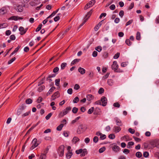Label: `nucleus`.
<instances>
[{
	"label": "nucleus",
	"mask_w": 159,
	"mask_h": 159,
	"mask_svg": "<svg viewBox=\"0 0 159 159\" xmlns=\"http://www.w3.org/2000/svg\"><path fill=\"white\" fill-rule=\"evenodd\" d=\"M121 128L119 126H115L113 127V130L116 133L119 132L121 130Z\"/></svg>",
	"instance_id": "ddd939ff"
},
{
	"label": "nucleus",
	"mask_w": 159,
	"mask_h": 159,
	"mask_svg": "<svg viewBox=\"0 0 159 159\" xmlns=\"http://www.w3.org/2000/svg\"><path fill=\"white\" fill-rule=\"evenodd\" d=\"M7 25L5 23L0 24V29L6 27Z\"/></svg>",
	"instance_id": "052dcab7"
},
{
	"label": "nucleus",
	"mask_w": 159,
	"mask_h": 159,
	"mask_svg": "<svg viewBox=\"0 0 159 159\" xmlns=\"http://www.w3.org/2000/svg\"><path fill=\"white\" fill-rule=\"evenodd\" d=\"M30 113V111H29L24 113L22 114L21 115L22 117H24L25 116H28Z\"/></svg>",
	"instance_id": "393cba45"
},
{
	"label": "nucleus",
	"mask_w": 159,
	"mask_h": 159,
	"mask_svg": "<svg viewBox=\"0 0 159 159\" xmlns=\"http://www.w3.org/2000/svg\"><path fill=\"white\" fill-rule=\"evenodd\" d=\"M107 83L109 86H111L113 84V81L111 79H109L107 80Z\"/></svg>",
	"instance_id": "a878e982"
},
{
	"label": "nucleus",
	"mask_w": 159,
	"mask_h": 159,
	"mask_svg": "<svg viewBox=\"0 0 159 159\" xmlns=\"http://www.w3.org/2000/svg\"><path fill=\"white\" fill-rule=\"evenodd\" d=\"M141 36L140 32H138L137 33L136 35V39L137 40H139L140 39Z\"/></svg>",
	"instance_id": "cd10ccee"
},
{
	"label": "nucleus",
	"mask_w": 159,
	"mask_h": 159,
	"mask_svg": "<svg viewBox=\"0 0 159 159\" xmlns=\"http://www.w3.org/2000/svg\"><path fill=\"white\" fill-rule=\"evenodd\" d=\"M36 126L33 125L28 131L27 132V134H28Z\"/></svg>",
	"instance_id": "680f3d73"
},
{
	"label": "nucleus",
	"mask_w": 159,
	"mask_h": 159,
	"mask_svg": "<svg viewBox=\"0 0 159 159\" xmlns=\"http://www.w3.org/2000/svg\"><path fill=\"white\" fill-rule=\"evenodd\" d=\"M104 92V89L102 88H100L98 90V93L101 94L103 93Z\"/></svg>",
	"instance_id": "338daca9"
},
{
	"label": "nucleus",
	"mask_w": 159,
	"mask_h": 159,
	"mask_svg": "<svg viewBox=\"0 0 159 159\" xmlns=\"http://www.w3.org/2000/svg\"><path fill=\"white\" fill-rule=\"evenodd\" d=\"M71 109V107H67L66 108L64 109L63 111L61 112L59 114V116L60 117H63L64 115H66L69 111H70Z\"/></svg>",
	"instance_id": "f03ea898"
},
{
	"label": "nucleus",
	"mask_w": 159,
	"mask_h": 159,
	"mask_svg": "<svg viewBox=\"0 0 159 159\" xmlns=\"http://www.w3.org/2000/svg\"><path fill=\"white\" fill-rule=\"evenodd\" d=\"M32 102V100L30 98H28L25 101V102L27 104H30Z\"/></svg>",
	"instance_id": "c756f323"
},
{
	"label": "nucleus",
	"mask_w": 159,
	"mask_h": 159,
	"mask_svg": "<svg viewBox=\"0 0 159 159\" xmlns=\"http://www.w3.org/2000/svg\"><path fill=\"white\" fill-rule=\"evenodd\" d=\"M92 12V10H91L89 12H88L85 16L84 18V20L83 23L81 24L80 25V27L87 21L88 19L91 16Z\"/></svg>",
	"instance_id": "39448f33"
},
{
	"label": "nucleus",
	"mask_w": 159,
	"mask_h": 159,
	"mask_svg": "<svg viewBox=\"0 0 159 159\" xmlns=\"http://www.w3.org/2000/svg\"><path fill=\"white\" fill-rule=\"evenodd\" d=\"M60 96V94L58 92L55 93L53 95H52L51 98V100H54L56 98H58Z\"/></svg>",
	"instance_id": "6e6552de"
},
{
	"label": "nucleus",
	"mask_w": 159,
	"mask_h": 159,
	"mask_svg": "<svg viewBox=\"0 0 159 159\" xmlns=\"http://www.w3.org/2000/svg\"><path fill=\"white\" fill-rule=\"evenodd\" d=\"M98 137L97 136H95L93 138V141L95 143H97L98 142Z\"/></svg>",
	"instance_id": "864d4df0"
},
{
	"label": "nucleus",
	"mask_w": 159,
	"mask_h": 159,
	"mask_svg": "<svg viewBox=\"0 0 159 159\" xmlns=\"http://www.w3.org/2000/svg\"><path fill=\"white\" fill-rule=\"evenodd\" d=\"M115 121L116 122V124L118 126H121V121L118 119V118L116 117L114 118Z\"/></svg>",
	"instance_id": "4468645a"
},
{
	"label": "nucleus",
	"mask_w": 159,
	"mask_h": 159,
	"mask_svg": "<svg viewBox=\"0 0 159 159\" xmlns=\"http://www.w3.org/2000/svg\"><path fill=\"white\" fill-rule=\"evenodd\" d=\"M143 156L145 157H148L149 156V153L147 152H143Z\"/></svg>",
	"instance_id": "5fc2aeb1"
},
{
	"label": "nucleus",
	"mask_w": 159,
	"mask_h": 159,
	"mask_svg": "<svg viewBox=\"0 0 159 159\" xmlns=\"http://www.w3.org/2000/svg\"><path fill=\"white\" fill-rule=\"evenodd\" d=\"M120 53L119 52H117L115 55L114 56L113 58L114 59H116L118 58L120 56Z\"/></svg>",
	"instance_id": "3c124183"
},
{
	"label": "nucleus",
	"mask_w": 159,
	"mask_h": 159,
	"mask_svg": "<svg viewBox=\"0 0 159 159\" xmlns=\"http://www.w3.org/2000/svg\"><path fill=\"white\" fill-rule=\"evenodd\" d=\"M20 48V46H18V47L16 48L14 51L10 55V56H11L13 55L15 53L17 52L18 50Z\"/></svg>",
	"instance_id": "5701e85b"
},
{
	"label": "nucleus",
	"mask_w": 159,
	"mask_h": 159,
	"mask_svg": "<svg viewBox=\"0 0 159 159\" xmlns=\"http://www.w3.org/2000/svg\"><path fill=\"white\" fill-rule=\"evenodd\" d=\"M72 89L71 88H70L68 89L67 91V93L70 94H72Z\"/></svg>",
	"instance_id": "0e129e2a"
},
{
	"label": "nucleus",
	"mask_w": 159,
	"mask_h": 159,
	"mask_svg": "<svg viewBox=\"0 0 159 159\" xmlns=\"http://www.w3.org/2000/svg\"><path fill=\"white\" fill-rule=\"evenodd\" d=\"M83 151V149H80L79 150H77L76 151V153L77 154H79L80 153H82V151Z\"/></svg>",
	"instance_id": "e2e57ef3"
},
{
	"label": "nucleus",
	"mask_w": 159,
	"mask_h": 159,
	"mask_svg": "<svg viewBox=\"0 0 159 159\" xmlns=\"http://www.w3.org/2000/svg\"><path fill=\"white\" fill-rule=\"evenodd\" d=\"M134 145V143L133 142H129L128 143V145L127 146V148H130L131 147H130V146H132Z\"/></svg>",
	"instance_id": "c03bdc74"
},
{
	"label": "nucleus",
	"mask_w": 159,
	"mask_h": 159,
	"mask_svg": "<svg viewBox=\"0 0 159 159\" xmlns=\"http://www.w3.org/2000/svg\"><path fill=\"white\" fill-rule=\"evenodd\" d=\"M52 115V113H49L45 117V118L47 120H48L51 116Z\"/></svg>",
	"instance_id": "09e8293b"
},
{
	"label": "nucleus",
	"mask_w": 159,
	"mask_h": 159,
	"mask_svg": "<svg viewBox=\"0 0 159 159\" xmlns=\"http://www.w3.org/2000/svg\"><path fill=\"white\" fill-rule=\"evenodd\" d=\"M95 49L98 52H100L102 50V48L101 46H98L96 47Z\"/></svg>",
	"instance_id": "f704fd0d"
},
{
	"label": "nucleus",
	"mask_w": 159,
	"mask_h": 159,
	"mask_svg": "<svg viewBox=\"0 0 159 159\" xmlns=\"http://www.w3.org/2000/svg\"><path fill=\"white\" fill-rule=\"evenodd\" d=\"M101 101L102 103V106H105L107 105V99L104 96L102 97L101 98Z\"/></svg>",
	"instance_id": "1a4fd4ad"
},
{
	"label": "nucleus",
	"mask_w": 159,
	"mask_h": 159,
	"mask_svg": "<svg viewBox=\"0 0 159 159\" xmlns=\"http://www.w3.org/2000/svg\"><path fill=\"white\" fill-rule=\"evenodd\" d=\"M113 150L116 152H118L120 149V147L117 146H115L112 148Z\"/></svg>",
	"instance_id": "4be33fe9"
},
{
	"label": "nucleus",
	"mask_w": 159,
	"mask_h": 159,
	"mask_svg": "<svg viewBox=\"0 0 159 159\" xmlns=\"http://www.w3.org/2000/svg\"><path fill=\"white\" fill-rule=\"evenodd\" d=\"M94 110V107H92L90 109H89L88 111V113L89 114H92Z\"/></svg>",
	"instance_id": "2f4dec72"
},
{
	"label": "nucleus",
	"mask_w": 159,
	"mask_h": 159,
	"mask_svg": "<svg viewBox=\"0 0 159 159\" xmlns=\"http://www.w3.org/2000/svg\"><path fill=\"white\" fill-rule=\"evenodd\" d=\"M19 30L21 32V35H23L25 34L27 31L26 30H25L24 28L21 26L19 28Z\"/></svg>",
	"instance_id": "9b49d317"
},
{
	"label": "nucleus",
	"mask_w": 159,
	"mask_h": 159,
	"mask_svg": "<svg viewBox=\"0 0 159 159\" xmlns=\"http://www.w3.org/2000/svg\"><path fill=\"white\" fill-rule=\"evenodd\" d=\"M142 153L140 152H137L136 153V156L138 158H140L142 156Z\"/></svg>",
	"instance_id": "c9c22d12"
},
{
	"label": "nucleus",
	"mask_w": 159,
	"mask_h": 159,
	"mask_svg": "<svg viewBox=\"0 0 159 159\" xmlns=\"http://www.w3.org/2000/svg\"><path fill=\"white\" fill-rule=\"evenodd\" d=\"M7 12V9L6 7H3L0 9V15H3Z\"/></svg>",
	"instance_id": "9d476101"
},
{
	"label": "nucleus",
	"mask_w": 159,
	"mask_h": 159,
	"mask_svg": "<svg viewBox=\"0 0 159 159\" xmlns=\"http://www.w3.org/2000/svg\"><path fill=\"white\" fill-rule=\"evenodd\" d=\"M80 88V86L79 85L77 84H76L75 85L74 89L75 90H77Z\"/></svg>",
	"instance_id": "bf43d9fd"
},
{
	"label": "nucleus",
	"mask_w": 159,
	"mask_h": 159,
	"mask_svg": "<svg viewBox=\"0 0 159 159\" xmlns=\"http://www.w3.org/2000/svg\"><path fill=\"white\" fill-rule=\"evenodd\" d=\"M115 136L114 134H111L109 135L108 137L111 139H113L115 138Z\"/></svg>",
	"instance_id": "49530a36"
},
{
	"label": "nucleus",
	"mask_w": 159,
	"mask_h": 159,
	"mask_svg": "<svg viewBox=\"0 0 159 159\" xmlns=\"http://www.w3.org/2000/svg\"><path fill=\"white\" fill-rule=\"evenodd\" d=\"M78 110V109L77 108L74 107L72 109V112L73 113L75 114L77 112Z\"/></svg>",
	"instance_id": "72a5a7b5"
},
{
	"label": "nucleus",
	"mask_w": 159,
	"mask_h": 159,
	"mask_svg": "<svg viewBox=\"0 0 159 159\" xmlns=\"http://www.w3.org/2000/svg\"><path fill=\"white\" fill-rule=\"evenodd\" d=\"M10 19L13 20H17L18 19H22L23 18L22 17H18L17 16H13L10 18Z\"/></svg>",
	"instance_id": "412c9836"
},
{
	"label": "nucleus",
	"mask_w": 159,
	"mask_h": 159,
	"mask_svg": "<svg viewBox=\"0 0 159 159\" xmlns=\"http://www.w3.org/2000/svg\"><path fill=\"white\" fill-rule=\"evenodd\" d=\"M106 148L105 147H102L99 150V152L100 153L103 152L105 150Z\"/></svg>",
	"instance_id": "de8ad7c7"
},
{
	"label": "nucleus",
	"mask_w": 159,
	"mask_h": 159,
	"mask_svg": "<svg viewBox=\"0 0 159 159\" xmlns=\"http://www.w3.org/2000/svg\"><path fill=\"white\" fill-rule=\"evenodd\" d=\"M25 108V106L23 104L21 106H20L19 108L17 109L16 112V115L17 116H19L22 112L23 111Z\"/></svg>",
	"instance_id": "0eeeda50"
},
{
	"label": "nucleus",
	"mask_w": 159,
	"mask_h": 159,
	"mask_svg": "<svg viewBox=\"0 0 159 159\" xmlns=\"http://www.w3.org/2000/svg\"><path fill=\"white\" fill-rule=\"evenodd\" d=\"M55 89V88L54 87H52L48 92L47 93V96L50 94Z\"/></svg>",
	"instance_id": "2eb2a0df"
},
{
	"label": "nucleus",
	"mask_w": 159,
	"mask_h": 159,
	"mask_svg": "<svg viewBox=\"0 0 159 159\" xmlns=\"http://www.w3.org/2000/svg\"><path fill=\"white\" fill-rule=\"evenodd\" d=\"M56 14V12L55 11H53L51 15H50L49 16L47 17V19H48V18H50L52 17L53 16H55V14Z\"/></svg>",
	"instance_id": "13d9d810"
},
{
	"label": "nucleus",
	"mask_w": 159,
	"mask_h": 159,
	"mask_svg": "<svg viewBox=\"0 0 159 159\" xmlns=\"http://www.w3.org/2000/svg\"><path fill=\"white\" fill-rule=\"evenodd\" d=\"M87 154V150L86 149H83V151H82V153L81 154V156H84L85 155Z\"/></svg>",
	"instance_id": "b1692460"
},
{
	"label": "nucleus",
	"mask_w": 159,
	"mask_h": 159,
	"mask_svg": "<svg viewBox=\"0 0 159 159\" xmlns=\"http://www.w3.org/2000/svg\"><path fill=\"white\" fill-rule=\"evenodd\" d=\"M37 141L36 139L34 138L33 139L32 142V145L30 148L31 150H33L38 145L39 143H37Z\"/></svg>",
	"instance_id": "423d86ee"
},
{
	"label": "nucleus",
	"mask_w": 159,
	"mask_h": 159,
	"mask_svg": "<svg viewBox=\"0 0 159 159\" xmlns=\"http://www.w3.org/2000/svg\"><path fill=\"white\" fill-rule=\"evenodd\" d=\"M157 141L155 140L151 141L150 143L151 145L152 146L153 148L157 146Z\"/></svg>",
	"instance_id": "6ab92c4d"
},
{
	"label": "nucleus",
	"mask_w": 159,
	"mask_h": 159,
	"mask_svg": "<svg viewBox=\"0 0 159 159\" xmlns=\"http://www.w3.org/2000/svg\"><path fill=\"white\" fill-rule=\"evenodd\" d=\"M72 155V152L70 151H68V152L66 154V157L68 159L70 158Z\"/></svg>",
	"instance_id": "7c9ffc66"
},
{
	"label": "nucleus",
	"mask_w": 159,
	"mask_h": 159,
	"mask_svg": "<svg viewBox=\"0 0 159 159\" xmlns=\"http://www.w3.org/2000/svg\"><path fill=\"white\" fill-rule=\"evenodd\" d=\"M60 79H56L55 80V85L57 86H59L60 84Z\"/></svg>",
	"instance_id": "4c0bfd02"
},
{
	"label": "nucleus",
	"mask_w": 159,
	"mask_h": 159,
	"mask_svg": "<svg viewBox=\"0 0 159 159\" xmlns=\"http://www.w3.org/2000/svg\"><path fill=\"white\" fill-rule=\"evenodd\" d=\"M79 101V98L78 97H76L73 100V102L74 103H76Z\"/></svg>",
	"instance_id": "79ce46f5"
},
{
	"label": "nucleus",
	"mask_w": 159,
	"mask_h": 159,
	"mask_svg": "<svg viewBox=\"0 0 159 159\" xmlns=\"http://www.w3.org/2000/svg\"><path fill=\"white\" fill-rule=\"evenodd\" d=\"M110 9L111 10H114L115 8V6L114 4H112L110 6Z\"/></svg>",
	"instance_id": "69168bd1"
},
{
	"label": "nucleus",
	"mask_w": 159,
	"mask_h": 159,
	"mask_svg": "<svg viewBox=\"0 0 159 159\" xmlns=\"http://www.w3.org/2000/svg\"><path fill=\"white\" fill-rule=\"evenodd\" d=\"M42 24H40L39 25L38 27L37 28L36 30V32L39 31L41 29L42 27Z\"/></svg>",
	"instance_id": "a19ab883"
},
{
	"label": "nucleus",
	"mask_w": 159,
	"mask_h": 159,
	"mask_svg": "<svg viewBox=\"0 0 159 159\" xmlns=\"http://www.w3.org/2000/svg\"><path fill=\"white\" fill-rule=\"evenodd\" d=\"M79 139L78 137L75 136L73 138L72 140V141L73 143L75 144L77 143V142L79 141Z\"/></svg>",
	"instance_id": "f3484780"
},
{
	"label": "nucleus",
	"mask_w": 159,
	"mask_h": 159,
	"mask_svg": "<svg viewBox=\"0 0 159 159\" xmlns=\"http://www.w3.org/2000/svg\"><path fill=\"white\" fill-rule=\"evenodd\" d=\"M23 7L21 6L18 5L16 7V9L17 11L21 12H22L23 10Z\"/></svg>",
	"instance_id": "f8f14e48"
},
{
	"label": "nucleus",
	"mask_w": 159,
	"mask_h": 159,
	"mask_svg": "<svg viewBox=\"0 0 159 159\" xmlns=\"http://www.w3.org/2000/svg\"><path fill=\"white\" fill-rule=\"evenodd\" d=\"M124 15V12L123 10H121L119 13V15L122 18Z\"/></svg>",
	"instance_id": "8fccbe9b"
},
{
	"label": "nucleus",
	"mask_w": 159,
	"mask_h": 159,
	"mask_svg": "<svg viewBox=\"0 0 159 159\" xmlns=\"http://www.w3.org/2000/svg\"><path fill=\"white\" fill-rule=\"evenodd\" d=\"M65 146L63 145L60 146L57 149V152L60 157H62L64 155Z\"/></svg>",
	"instance_id": "7ed1b4c3"
},
{
	"label": "nucleus",
	"mask_w": 159,
	"mask_h": 159,
	"mask_svg": "<svg viewBox=\"0 0 159 159\" xmlns=\"http://www.w3.org/2000/svg\"><path fill=\"white\" fill-rule=\"evenodd\" d=\"M46 155L44 153H41L40 157V159H45Z\"/></svg>",
	"instance_id": "58836bf2"
},
{
	"label": "nucleus",
	"mask_w": 159,
	"mask_h": 159,
	"mask_svg": "<svg viewBox=\"0 0 159 159\" xmlns=\"http://www.w3.org/2000/svg\"><path fill=\"white\" fill-rule=\"evenodd\" d=\"M80 59H74L73 61H72L71 63V65L72 66L75 64H76V63L80 61Z\"/></svg>",
	"instance_id": "aec40b11"
},
{
	"label": "nucleus",
	"mask_w": 159,
	"mask_h": 159,
	"mask_svg": "<svg viewBox=\"0 0 159 159\" xmlns=\"http://www.w3.org/2000/svg\"><path fill=\"white\" fill-rule=\"evenodd\" d=\"M87 125H85L81 124L80 125L77 130V133L80 134L85 132L87 129Z\"/></svg>",
	"instance_id": "f257e3e1"
},
{
	"label": "nucleus",
	"mask_w": 159,
	"mask_h": 159,
	"mask_svg": "<svg viewBox=\"0 0 159 159\" xmlns=\"http://www.w3.org/2000/svg\"><path fill=\"white\" fill-rule=\"evenodd\" d=\"M98 55V52L96 51H94L92 54V56L93 57H95Z\"/></svg>",
	"instance_id": "774afa93"
},
{
	"label": "nucleus",
	"mask_w": 159,
	"mask_h": 159,
	"mask_svg": "<svg viewBox=\"0 0 159 159\" xmlns=\"http://www.w3.org/2000/svg\"><path fill=\"white\" fill-rule=\"evenodd\" d=\"M95 2H96L95 0H92L90 1L88 4L91 7L94 4V3H95Z\"/></svg>",
	"instance_id": "473e14b6"
},
{
	"label": "nucleus",
	"mask_w": 159,
	"mask_h": 159,
	"mask_svg": "<svg viewBox=\"0 0 159 159\" xmlns=\"http://www.w3.org/2000/svg\"><path fill=\"white\" fill-rule=\"evenodd\" d=\"M66 65L67 64L66 63L64 62L62 63L61 66V70L64 69Z\"/></svg>",
	"instance_id": "c85d7f7f"
},
{
	"label": "nucleus",
	"mask_w": 159,
	"mask_h": 159,
	"mask_svg": "<svg viewBox=\"0 0 159 159\" xmlns=\"http://www.w3.org/2000/svg\"><path fill=\"white\" fill-rule=\"evenodd\" d=\"M113 106L115 107L119 108L120 107V105L118 102H116L113 104Z\"/></svg>",
	"instance_id": "6e6d98bb"
},
{
	"label": "nucleus",
	"mask_w": 159,
	"mask_h": 159,
	"mask_svg": "<svg viewBox=\"0 0 159 159\" xmlns=\"http://www.w3.org/2000/svg\"><path fill=\"white\" fill-rule=\"evenodd\" d=\"M128 131L129 132L132 134H134L135 132V130L131 128L129 129Z\"/></svg>",
	"instance_id": "603ef678"
},
{
	"label": "nucleus",
	"mask_w": 159,
	"mask_h": 159,
	"mask_svg": "<svg viewBox=\"0 0 159 159\" xmlns=\"http://www.w3.org/2000/svg\"><path fill=\"white\" fill-rule=\"evenodd\" d=\"M63 126V124H61L60 125H59L58 126L57 128V130L58 131H60L61 130L62 127Z\"/></svg>",
	"instance_id": "bb28decb"
},
{
	"label": "nucleus",
	"mask_w": 159,
	"mask_h": 159,
	"mask_svg": "<svg viewBox=\"0 0 159 159\" xmlns=\"http://www.w3.org/2000/svg\"><path fill=\"white\" fill-rule=\"evenodd\" d=\"M85 70L81 67H80L78 69V71L81 74H84L85 73Z\"/></svg>",
	"instance_id": "a211bd4d"
},
{
	"label": "nucleus",
	"mask_w": 159,
	"mask_h": 159,
	"mask_svg": "<svg viewBox=\"0 0 159 159\" xmlns=\"http://www.w3.org/2000/svg\"><path fill=\"white\" fill-rule=\"evenodd\" d=\"M45 88L44 86H42L40 87L38 89V91L39 92H41Z\"/></svg>",
	"instance_id": "e433bc0d"
},
{
	"label": "nucleus",
	"mask_w": 159,
	"mask_h": 159,
	"mask_svg": "<svg viewBox=\"0 0 159 159\" xmlns=\"http://www.w3.org/2000/svg\"><path fill=\"white\" fill-rule=\"evenodd\" d=\"M59 70V68L58 67H55L53 69V72L55 73H56Z\"/></svg>",
	"instance_id": "4d7b16f0"
},
{
	"label": "nucleus",
	"mask_w": 159,
	"mask_h": 159,
	"mask_svg": "<svg viewBox=\"0 0 159 159\" xmlns=\"http://www.w3.org/2000/svg\"><path fill=\"white\" fill-rule=\"evenodd\" d=\"M69 30V29H67L64 32V33H63L62 34V35L61 36V37H60V38L62 39L63 38V36L64 35H65L66 33Z\"/></svg>",
	"instance_id": "a18cd8bd"
},
{
	"label": "nucleus",
	"mask_w": 159,
	"mask_h": 159,
	"mask_svg": "<svg viewBox=\"0 0 159 159\" xmlns=\"http://www.w3.org/2000/svg\"><path fill=\"white\" fill-rule=\"evenodd\" d=\"M125 43L128 46H130L132 44V42L130 41L129 39H126Z\"/></svg>",
	"instance_id": "ea45409f"
},
{
	"label": "nucleus",
	"mask_w": 159,
	"mask_h": 159,
	"mask_svg": "<svg viewBox=\"0 0 159 159\" xmlns=\"http://www.w3.org/2000/svg\"><path fill=\"white\" fill-rule=\"evenodd\" d=\"M86 98L87 100L90 101L93 100V99L94 97L91 94H88L87 95Z\"/></svg>",
	"instance_id": "dca6fc26"
},
{
	"label": "nucleus",
	"mask_w": 159,
	"mask_h": 159,
	"mask_svg": "<svg viewBox=\"0 0 159 159\" xmlns=\"http://www.w3.org/2000/svg\"><path fill=\"white\" fill-rule=\"evenodd\" d=\"M16 57H14L13 58H12L8 62V64H10L12 62H13L15 60H16Z\"/></svg>",
	"instance_id": "37998d69"
},
{
	"label": "nucleus",
	"mask_w": 159,
	"mask_h": 159,
	"mask_svg": "<svg viewBox=\"0 0 159 159\" xmlns=\"http://www.w3.org/2000/svg\"><path fill=\"white\" fill-rule=\"evenodd\" d=\"M111 68L115 72H123L122 71H119V70H118V65L117 64V62L116 61H113V64L111 66Z\"/></svg>",
	"instance_id": "20e7f679"
}]
</instances>
